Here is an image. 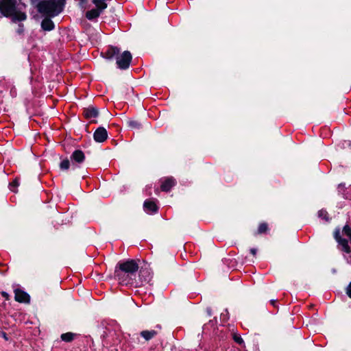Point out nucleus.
I'll use <instances>...</instances> for the list:
<instances>
[{"label": "nucleus", "mask_w": 351, "mask_h": 351, "mask_svg": "<svg viewBox=\"0 0 351 351\" xmlns=\"http://www.w3.org/2000/svg\"><path fill=\"white\" fill-rule=\"evenodd\" d=\"M10 93L12 97H15L16 96V90L14 86H12L10 88Z\"/></svg>", "instance_id": "a878e982"}, {"label": "nucleus", "mask_w": 351, "mask_h": 351, "mask_svg": "<svg viewBox=\"0 0 351 351\" xmlns=\"http://www.w3.org/2000/svg\"><path fill=\"white\" fill-rule=\"evenodd\" d=\"M120 50L119 48L116 47H109L108 49L106 51V58L108 59H112L115 58L117 59V56L119 55Z\"/></svg>", "instance_id": "f8f14e48"}, {"label": "nucleus", "mask_w": 351, "mask_h": 351, "mask_svg": "<svg viewBox=\"0 0 351 351\" xmlns=\"http://www.w3.org/2000/svg\"><path fill=\"white\" fill-rule=\"evenodd\" d=\"M115 276L119 284L125 285L133 284L134 280L136 278L135 276L130 275L129 273H126L125 271L119 267L115 270Z\"/></svg>", "instance_id": "20e7f679"}, {"label": "nucleus", "mask_w": 351, "mask_h": 351, "mask_svg": "<svg viewBox=\"0 0 351 351\" xmlns=\"http://www.w3.org/2000/svg\"><path fill=\"white\" fill-rule=\"evenodd\" d=\"M176 184V180L173 178H167L161 184V190L163 191H169L170 189Z\"/></svg>", "instance_id": "9b49d317"}, {"label": "nucleus", "mask_w": 351, "mask_h": 351, "mask_svg": "<svg viewBox=\"0 0 351 351\" xmlns=\"http://www.w3.org/2000/svg\"><path fill=\"white\" fill-rule=\"evenodd\" d=\"M117 64L120 69H126L129 67L131 60L132 54L128 51H125L121 55L117 56Z\"/></svg>", "instance_id": "423d86ee"}, {"label": "nucleus", "mask_w": 351, "mask_h": 351, "mask_svg": "<svg viewBox=\"0 0 351 351\" xmlns=\"http://www.w3.org/2000/svg\"><path fill=\"white\" fill-rule=\"evenodd\" d=\"M2 337H3V338L5 340H6V341H8V336H7L6 333H5V332H2Z\"/></svg>", "instance_id": "c756f323"}, {"label": "nucleus", "mask_w": 351, "mask_h": 351, "mask_svg": "<svg viewBox=\"0 0 351 351\" xmlns=\"http://www.w3.org/2000/svg\"><path fill=\"white\" fill-rule=\"evenodd\" d=\"M143 208L144 210L148 214H154L158 210L156 202L150 199H147L144 202Z\"/></svg>", "instance_id": "9d476101"}, {"label": "nucleus", "mask_w": 351, "mask_h": 351, "mask_svg": "<svg viewBox=\"0 0 351 351\" xmlns=\"http://www.w3.org/2000/svg\"><path fill=\"white\" fill-rule=\"evenodd\" d=\"M102 13L101 11L97 8L92 9L86 13V17L88 20H93L95 19H97L101 14Z\"/></svg>", "instance_id": "2eb2a0df"}, {"label": "nucleus", "mask_w": 351, "mask_h": 351, "mask_svg": "<svg viewBox=\"0 0 351 351\" xmlns=\"http://www.w3.org/2000/svg\"><path fill=\"white\" fill-rule=\"evenodd\" d=\"M84 160L85 155L84 152L80 149L75 150L71 156V165L73 168L77 167L75 163L82 164Z\"/></svg>", "instance_id": "0eeeda50"}, {"label": "nucleus", "mask_w": 351, "mask_h": 351, "mask_svg": "<svg viewBox=\"0 0 351 351\" xmlns=\"http://www.w3.org/2000/svg\"><path fill=\"white\" fill-rule=\"evenodd\" d=\"M15 300L19 302H29L30 300L29 295L25 291L16 289L14 290Z\"/></svg>", "instance_id": "1a4fd4ad"}, {"label": "nucleus", "mask_w": 351, "mask_h": 351, "mask_svg": "<svg viewBox=\"0 0 351 351\" xmlns=\"http://www.w3.org/2000/svg\"><path fill=\"white\" fill-rule=\"evenodd\" d=\"M2 295L6 299H8V294L6 293V292H2L1 293Z\"/></svg>", "instance_id": "7c9ffc66"}, {"label": "nucleus", "mask_w": 351, "mask_h": 351, "mask_svg": "<svg viewBox=\"0 0 351 351\" xmlns=\"http://www.w3.org/2000/svg\"><path fill=\"white\" fill-rule=\"evenodd\" d=\"M275 302H276V301H275V300H271V303L273 305H274Z\"/></svg>", "instance_id": "2f4dec72"}, {"label": "nucleus", "mask_w": 351, "mask_h": 351, "mask_svg": "<svg viewBox=\"0 0 351 351\" xmlns=\"http://www.w3.org/2000/svg\"><path fill=\"white\" fill-rule=\"evenodd\" d=\"M118 267L135 277L136 276V273L139 268L137 262L134 260H128L123 263H119Z\"/></svg>", "instance_id": "39448f33"}, {"label": "nucleus", "mask_w": 351, "mask_h": 351, "mask_svg": "<svg viewBox=\"0 0 351 351\" xmlns=\"http://www.w3.org/2000/svg\"><path fill=\"white\" fill-rule=\"evenodd\" d=\"M0 12L6 17H11L13 22L27 19L25 12L16 5V0H0Z\"/></svg>", "instance_id": "f03ea898"}, {"label": "nucleus", "mask_w": 351, "mask_h": 351, "mask_svg": "<svg viewBox=\"0 0 351 351\" xmlns=\"http://www.w3.org/2000/svg\"><path fill=\"white\" fill-rule=\"evenodd\" d=\"M92 1L95 4L96 8L102 12L107 8L106 0H93Z\"/></svg>", "instance_id": "f3484780"}, {"label": "nucleus", "mask_w": 351, "mask_h": 351, "mask_svg": "<svg viewBox=\"0 0 351 351\" xmlns=\"http://www.w3.org/2000/svg\"><path fill=\"white\" fill-rule=\"evenodd\" d=\"M128 125L132 129H139L141 127V124L136 120H130L128 121Z\"/></svg>", "instance_id": "aec40b11"}, {"label": "nucleus", "mask_w": 351, "mask_h": 351, "mask_svg": "<svg viewBox=\"0 0 351 351\" xmlns=\"http://www.w3.org/2000/svg\"><path fill=\"white\" fill-rule=\"evenodd\" d=\"M335 239L341 247V250L344 252L348 254L350 252V248L348 245V242L351 243V228L349 226L346 225L341 232L339 230H336L335 232Z\"/></svg>", "instance_id": "7ed1b4c3"}, {"label": "nucleus", "mask_w": 351, "mask_h": 351, "mask_svg": "<svg viewBox=\"0 0 351 351\" xmlns=\"http://www.w3.org/2000/svg\"><path fill=\"white\" fill-rule=\"evenodd\" d=\"M140 335L146 341H149V340L152 339V338H154L157 335V332L154 330H143L141 332Z\"/></svg>", "instance_id": "dca6fc26"}, {"label": "nucleus", "mask_w": 351, "mask_h": 351, "mask_svg": "<svg viewBox=\"0 0 351 351\" xmlns=\"http://www.w3.org/2000/svg\"><path fill=\"white\" fill-rule=\"evenodd\" d=\"M267 229V223H263L260 224L258 229V233L262 234V233L266 232Z\"/></svg>", "instance_id": "b1692460"}, {"label": "nucleus", "mask_w": 351, "mask_h": 351, "mask_svg": "<svg viewBox=\"0 0 351 351\" xmlns=\"http://www.w3.org/2000/svg\"><path fill=\"white\" fill-rule=\"evenodd\" d=\"M41 27L45 31H51L54 29L55 25L51 19L46 18L42 21Z\"/></svg>", "instance_id": "4468645a"}, {"label": "nucleus", "mask_w": 351, "mask_h": 351, "mask_svg": "<svg viewBox=\"0 0 351 351\" xmlns=\"http://www.w3.org/2000/svg\"><path fill=\"white\" fill-rule=\"evenodd\" d=\"M233 339L237 343H238L239 345L244 344V341H243L242 337L237 333L233 334Z\"/></svg>", "instance_id": "4be33fe9"}, {"label": "nucleus", "mask_w": 351, "mask_h": 351, "mask_svg": "<svg viewBox=\"0 0 351 351\" xmlns=\"http://www.w3.org/2000/svg\"><path fill=\"white\" fill-rule=\"evenodd\" d=\"M19 184V180L15 179L12 183L10 184V189L11 191H14V188H16Z\"/></svg>", "instance_id": "393cba45"}, {"label": "nucleus", "mask_w": 351, "mask_h": 351, "mask_svg": "<svg viewBox=\"0 0 351 351\" xmlns=\"http://www.w3.org/2000/svg\"><path fill=\"white\" fill-rule=\"evenodd\" d=\"M139 277L141 280V284L143 282H148L149 281V274L148 271H140Z\"/></svg>", "instance_id": "a211bd4d"}, {"label": "nucleus", "mask_w": 351, "mask_h": 351, "mask_svg": "<svg viewBox=\"0 0 351 351\" xmlns=\"http://www.w3.org/2000/svg\"><path fill=\"white\" fill-rule=\"evenodd\" d=\"M256 251H257V250H256V249H255V248H252V249H250V252H251V254H253L254 256H255V255H256Z\"/></svg>", "instance_id": "c85d7f7f"}, {"label": "nucleus", "mask_w": 351, "mask_h": 351, "mask_svg": "<svg viewBox=\"0 0 351 351\" xmlns=\"http://www.w3.org/2000/svg\"><path fill=\"white\" fill-rule=\"evenodd\" d=\"M318 216L319 217L322 218V219H324L326 221L328 220V213L326 210H321L318 212Z\"/></svg>", "instance_id": "5701e85b"}, {"label": "nucleus", "mask_w": 351, "mask_h": 351, "mask_svg": "<svg viewBox=\"0 0 351 351\" xmlns=\"http://www.w3.org/2000/svg\"><path fill=\"white\" fill-rule=\"evenodd\" d=\"M71 165V162L68 159L63 160L60 164V168L62 170H68Z\"/></svg>", "instance_id": "412c9836"}, {"label": "nucleus", "mask_w": 351, "mask_h": 351, "mask_svg": "<svg viewBox=\"0 0 351 351\" xmlns=\"http://www.w3.org/2000/svg\"><path fill=\"white\" fill-rule=\"evenodd\" d=\"M94 140L98 143L104 142L108 137L106 130L103 127L98 128L93 134Z\"/></svg>", "instance_id": "6e6552de"}, {"label": "nucleus", "mask_w": 351, "mask_h": 351, "mask_svg": "<svg viewBox=\"0 0 351 351\" xmlns=\"http://www.w3.org/2000/svg\"><path fill=\"white\" fill-rule=\"evenodd\" d=\"M98 114L97 108L94 107H89L84 110V114L88 119L97 117Z\"/></svg>", "instance_id": "ddd939ff"}, {"label": "nucleus", "mask_w": 351, "mask_h": 351, "mask_svg": "<svg viewBox=\"0 0 351 351\" xmlns=\"http://www.w3.org/2000/svg\"><path fill=\"white\" fill-rule=\"evenodd\" d=\"M74 334L72 332H66L64 333L61 335V339L62 341L66 342L71 341L73 339Z\"/></svg>", "instance_id": "6ab92c4d"}, {"label": "nucleus", "mask_w": 351, "mask_h": 351, "mask_svg": "<svg viewBox=\"0 0 351 351\" xmlns=\"http://www.w3.org/2000/svg\"><path fill=\"white\" fill-rule=\"evenodd\" d=\"M17 32L19 34H22L23 32V25L22 24L19 25V28L17 29Z\"/></svg>", "instance_id": "cd10ccee"}, {"label": "nucleus", "mask_w": 351, "mask_h": 351, "mask_svg": "<svg viewBox=\"0 0 351 351\" xmlns=\"http://www.w3.org/2000/svg\"><path fill=\"white\" fill-rule=\"evenodd\" d=\"M346 294L351 298V282L346 288Z\"/></svg>", "instance_id": "bb28decb"}, {"label": "nucleus", "mask_w": 351, "mask_h": 351, "mask_svg": "<svg viewBox=\"0 0 351 351\" xmlns=\"http://www.w3.org/2000/svg\"><path fill=\"white\" fill-rule=\"evenodd\" d=\"M32 4L36 7L38 12L43 15L53 17L60 14L64 6L63 0H31Z\"/></svg>", "instance_id": "f257e3e1"}]
</instances>
